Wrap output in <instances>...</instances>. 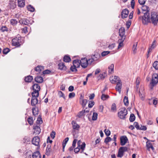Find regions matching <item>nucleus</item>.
<instances>
[{
  "instance_id": "7",
  "label": "nucleus",
  "mask_w": 158,
  "mask_h": 158,
  "mask_svg": "<svg viewBox=\"0 0 158 158\" xmlns=\"http://www.w3.org/2000/svg\"><path fill=\"white\" fill-rule=\"evenodd\" d=\"M80 61V64L81 67L84 68H86L88 65V63L87 59L86 58H82Z\"/></svg>"
},
{
  "instance_id": "58",
  "label": "nucleus",
  "mask_w": 158,
  "mask_h": 158,
  "mask_svg": "<svg viewBox=\"0 0 158 158\" xmlns=\"http://www.w3.org/2000/svg\"><path fill=\"white\" fill-rule=\"evenodd\" d=\"M34 129L35 130H37L36 131H37V133L39 134L40 131V129L39 127L38 126H36L34 127Z\"/></svg>"
},
{
  "instance_id": "13",
  "label": "nucleus",
  "mask_w": 158,
  "mask_h": 158,
  "mask_svg": "<svg viewBox=\"0 0 158 158\" xmlns=\"http://www.w3.org/2000/svg\"><path fill=\"white\" fill-rule=\"evenodd\" d=\"M119 33L120 36L121 37V39H125V30L123 27H122L119 29Z\"/></svg>"
},
{
  "instance_id": "9",
  "label": "nucleus",
  "mask_w": 158,
  "mask_h": 158,
  "mask_svg": "<svg viewBox=\"0 0 158 158\" xmlns=\"http://www.w3.org/2000/svg\"><path fill=\"white\" fill-rule=\"evenodd\" d=\"M40 139L38 136H36L33 138L32 140V143L36 146H39Z\"/></svg>"
},
{
  "instance_id": "64",
  "label": "nucleus",
  "mask_w": 158,
  "mask_h": 158,
  "mask_svg": "<svg viewBox=\"0 0 158 158\" xmlns=\"http://www.w3.org/2000/svg\"><path fill=\"white\" fill-rule=\"evenodd\" d=\"M81 148L82 150V151L83 152L85 149V143H83L81 145Z\"/></svg>"
},
{
  "instance_id": "11",
  "label": "nucleus",
  "mask_w": 158,
  "mask_h": 158,
  "mask_svg": "<svg viewBox=\"0 0 158 158\" xmlns=\"http://www.w3.org/2000/svg\"><path fill=\"white\" fill-rule=\"evenodd\" d=\"M122 86V83L121 80L117 82V85L115 87V89L117 91L119 92V94H120L121 91Z\"/></svg>"
},
{
  "instance_id": "27",
  "label": "nucleus",
  "mask_w": 158,
  "mask_h": 158,
  "mask_svg": "<svg viewBox=\"0 0 158 158\" xmlns=\"http://www.w3.org/2000/svg\"><path fill=\"white\" fill-rule=\"evenodd\" d=\"M73 64L74 66L79 67L80 65V60H74L73 61Z\"/></svg>"
},
{
  "instance_id": "49",
  "label": "nucleus",
  "mask_w": 158,
  "mask_h": 158,
  "mask_svg": "<svg viewBox=\"0 0 158 158\" xmlns=\"http://www.w3.org/2000/svg\"><path fill=\"white\" fill-rule=\"evenodd\" d=\"M112 140V139L109 137H106L105 139L104 142L107 144L109 142H110Z\"/></svg>"
},
{
  "instance_id": "59",
  "label": "nucleus",
  "mask_w": 158,
  "mask_h": 158,
  "mask_svg": "<svg viewBox=\"0 0 158 158\" xmlns=\"http://www.w3.org/2000/svg\"><path fill=\"white\" fill-rule=\"evenodd\" d=\"M110 53V52L108 51H104L102 52L101 53V55L102 56H105Z\"/></svg>"
},
{
  "instance_id": "36",
  "label": "nucleus",
  "mask_w": 158,
  "mask_h": 158,
  "mask_svg": "<svg viewBox=\"0 0 158 158\" xmlns=\"http://www.w3.org/2000/svg\"><path fill=\"white\" fill-rule=\"evenodd\" d=\"M114 65L113 64H111L110 66H109L108 69L109 71L108 72L109 73H111L112 72L114 71Z\"/></svg>"
},
{
  "instance_id": "51",
  "label": "nucleus",
  "mask_w": 158,
  "mask_h": 158,
  "mask_svg": "<svg viewBox=\"0 0 158 158\" xmlns=\"http://www.w3.org/2000/svg\"><path fill=\"white\" fill-rule=\"evenodd\" d=\"M140 78L139 77H138L137 78L135 83L136 85V87L137 88H138L139 87V85L140 82Z\"/></svg>"
},
{
  "instance_id": "63",
  "label": "nucleus",
  "mask_w": 158,
  "mask_h": 158,
  "mask_svg": "<svg viewBox=\"0 0 158 158\" xmlns=\"http://www.w3.org/2000/svg\"><path fill=\"white\" fill-rule=\"evenodd\" d=\"M131 24V22L129 20L127 21L126 23V26L127 28H129Z\"/></svg>"
},
{
  "instance_id": "55",
  "label": "nucleus",
  "mask_w": 158,
  "mask_h": 158,
  "mask_svg": "<svg viewBox=\"0 0 158 158\" xmlns=\"http://www.w3.org/2000/svg\"><path fill=\"white\" fill-rule=\"evenodd\" d=\"M10 51V50L9 48H4L3 51V53L4 54H6Z\"/></svg>"
},
{
  "instance_id": "37",
  "label": "nucleus",
  "mask_w": 158,
  "mask_h": 158,
  "mask_svg": "<svg viewBox=\"0 0 158 158\" xmlns=\"http://www.w3.org/2000/svg\"><path fill=\"white\" fill-rule=\"evenodd\" d=\"M85 113V110L80 111L78 114L77 116L79 118H80L84 115V113Z\"/></svg>"
},
{
  "instance_id": "48",
  "label": "nucleus",
  "mask_w": 158,
  "mask_h": 158,
  "mask_svg": "<svg viewBox=\"0 0 158 158\" xmlns=\"http://www.w3.org/2000/svg\"><path fill=\"white\" fill-rule=\"evenodd\" d=\"M153 66L154 68L156 70L158 69V61H156L154 62L153 64Z\"/></svg>"
},
{
  "instance_id": "45",
  "label": "nucleus",
  "mask_w": 158,
  "mask_h": 158,
  "mask_svg": "<svg viewBox=\"0 0 158 158\" xmlns=\"http://www.w3.org/2000/svg\"><path fill=\"white\" fill-rule=\"evenodd\" d=\"M58 95L60 98L62 97L64 99H65V98L63 93L61 91L58 92Z\"/></svg>"
},
{
  "instance_id": "62",
  "label": "nucleus",
  "mask_w": 158,
  "mask_h": 158,
  "mask_svg": "<svg viewBox=\"0 0 158 158\" xmlns=\"http://www.w3.org/2000/svg\"><path fill=\"white\" fill-rule=\"evenodd\" d=\"M55 132L54 131H52L50 134V136L52 139H53L55 137Z\"/></svg>"
},
{
  "instance_id": "20",
  "label": "nucleus",
  "mask_w": 158,
  "mask_h": 158,
  "mask_svg": "<svg viewBox=\"0 0 158 158\" xmlns=\"http://www.w3.org/2000/svg\"><path fill=\"white\" fill-rule=\"evenodd\" d=\"M58 66L59 69L61 70H65L66 69V67L63 63H60L58 64Z\"/></svg>"
},
{
  "instance_id": "40",
  "label": "nucleus",
  "mask_w": 158,
  "mask_h": 158,
  "mask_svg": "<svg viewBox=\"0 0 158 158\" xmlns=\"http://www.w3.org/2000/svg\"><path fill=\"white\" fill-rule=\"evenodd\" d=\"M10 24L13 26L16 25L18 23V21L15 19H11L10 20Z\"/></svg>"
},
{
  "instance_id": "34",
  "label": "nucleus",
  "mask_w": 158,
  "mask_h": 158,
  "mask_svg": "<svg viewBox=\"0 0 158 158\" xmlns=\"http://www.w3.org/2000/svg\"><path fill=\"white\" fill-rule=\"evenodd\" d=\"M64 61L66 62H69L71 61L70 57L68 56H65L64 58Z\"/></svg>"
},
{
  "instance_id": "26",
  "label": "nucleus",
  "mask_w": 158,
  "mask_h": 158,
  "mask_svg": "<svg viewBox=\"0 0 158 158\" xmlns=\"http://www.w3.org/2000/svg\"><path fill=\"white\" fill-rule=\"evenodd\" d=\"M44 69V67L42 66L38 65L35 69V71L40 73L41 71Z\"/></svg>"
},
{
  "instance_id": "31",
  "label": "nucleus",
  "mask_w": 158,
  "mask_h": 158,
  "mask_svg": "<svg viewBox=\"0 0 158 158\" xmlns=\"http://www.w3.org/2000/svg\"><path fill=\"white\" fill-rule=\"evenodd\" d=\"M107 76V74L105 72L102 73L100 74L98 77V79H104Z\"/></svg>"
},
{
  "instance_id": "24",
  "label": "nucleus",
  "mask_w": 158,
  "mask_h": 158,
  "mask_svg": "<svg viewBox=\"0 0 158 158\" xmlns=\"http://www.w3.org/2000/svg\"><path fill=\"white\" fill-rule=\"evenodd\" d=\"M8 6L10 9H14L15 8L16 6L14 2H10L9 3Z\"/></svg>"
},
{
  "instance_id": "35",
  "label": "nucleus",
  "mask_w": 158,
  "mask_h": 158,
  "mask_svg": "<svg viewBox=\"0 0 158 158\" xmlns=\"http://www.w3.org/2000/svg\"><path fill=\"white\" fill-rule=\"evenodd\" d=\"M69 139V138L68 137H67L64 140V141L63 142L62 145H63V151H64V149L65 147V146L66 143L68 141Z\"/></svg>"
},
{
  "instance_id": "38",
  "label": "nucleus",
  "mask_w": 158,
  "mask_h": 158,
  "mask_svg": "<svg viewBox=\"0 0 158 158\" xmlns=\"http://www.w3.org/2000/svg\"><path fill=\"white\" fill-rule=\"evenodd\" d=\"M91 57L92 58H93V60H94L95 61L98 60L99 59L100 57V56L98 54H95L92 56Z\"/></svg>"
},
{
  "instance_id": "22",
  "label": "nucleus",
  "mask_w": 158,
  "mask_h": 158,
  "mask_svg": "<svg viewBox=\"0 0 158 158\" xmlns=\"http://www.w3.org/2000/svg\"><path fill=\"white\" fill-rule=\"evenodd\" d=\"M32 87L34 91L39 92L40 90V87L38 84H34Z\"/></svg>"
},
{
  "instance_id": "2",
  "label": "nucleus",
  "mask_w": 158,
  "mask_h": 158,
  "mask_svg": "<svg viewBox=\"0 0 158 158\" xmlns=\"http://www.w3.org/2000/svg\"><path fill=\"white\" fill-rule=\"evenodd\" d=\"M127 114V111L125 107L122 108L120 110L118 113V117L121 119H124Z\"/></svg>"
},
{
  "instance_id": "30",
  "label": "nucleus",
  "mask_w": 158,
  "mask_h": 158,
  "mask_svg": "<svg viewBox=\"0 0 158 158\" xmlns=\"http://www.w3.org/2000/svg\"><path fill=\"white\" fill-rule=\"evenodd\" d=\"M125 39L124 38L119 39L118 40V42L119 43V45L118 46V48H119L123 46V42L124 41Z\"/></svg>"
},
{
  "instance_id": "14",
  "label": "nucleus",
  "mask_w": 158,
  "mask_h": 158,
  "mask_svg": "<svg viewBox=\"0 0 158 158\" xmlns=\"http://www.w3.org/2000/svg\"><path fill=\"white\" fill-rule=\"evenodd\" d=\"M129 11L127 9L123 10L121 13V16L122 18H125L127 17L129 14Z\"/></svg>"
},
{
  "instance_id": "8",
  "label": "nucleus",
  "mask_w": 158,
  "mask_h": 158,
  "mask_svg": "<svg viewBox=\"0 0 158 158\" xmlns=\"http://www.w3.org/2000/svg\"><path fill=\"white\" fill-rule=\"evenodd\" d=\"M157 15H156L154 12H152L151 13L150 20H151L152 23L154 24V25L157 24Z\"/></svg>"
},
{
  "instance_id": "17",
  "label": "nucleus",
  "mask_w": 158,
  "mask_h": 158,
  "mask_svg": "<svg viewBox=\"0 0 158 158\" xmlns=\"http://www.w3.org/2000/svg\"><path fill=\"white\" fill-rule=\"evenodd\" d=\"M72 125L73 129L75 130H78L80 127L79 125L77 123L74 121H73L72 122Z\"/></svg>"
},
{
  "instance_id": "15",
  "label": "nucleus",
  "mask_w": 158,
  "mask_h": 158,
  "mask_svg": "<svg viewBox=\"0 0 158 158\" xmlns=\"http://www.w3.org/2000/svg\"><path fill=\"white\" fill-rule=\"evenodd\" d=\"M110 80L112 84H114L119 81H121L120 78L117 76H114L113 78V77H110Z\"/></svg>"
},
{
  "instance_id": "25",
  "label": "nucleus",
  "mask_w": 158,
  "mask_h": 158,
  "mask_svg": "<svg viewBox=\"0 0 158 158\" xmlns=\"http://www.w3.org/2000/svg\"><path fill=\"white\" fill-rule=\"evenodd\" d=\"M33 158H41V155L38 151H37L33 153L32 155Z\"/></svg>"
},
{
  "instance_id": "10",
  "label": "nucleus",
  "mask_w": 158,
  "mask_h": 158,
  "mask_svg": "<svg viewBox=\"0 0 158 158\" xmlns=\"http://www.w3.org/2000/svg\"><path fill=\"white\" fill-rule=\"evenodd\" d=\"M156 40H154L153 41L152 44H151L149 48L148 49V54L151 52L152 50L156 48Z\"/></svg>"
},
{
  "instance_id": "50",
  "label": "nucleus",
  "mask_w": 158,
  "mask_h": 158,
  "mask_svg": "<svg viewBox=\"0 0 158 158\" xmlns=\"http://www.w3.org/2000/svg\"><path fill=\"white\" fill-rule=\"evenodd\" d=\"M0 30L3 32L8 31V28L6 26H2Z\"/></svg>"
},
{
  "instance_id": "33",
  "label": "nucleus",
  "mask_w": 158,
  "mask_h": 158,
  "mask_svg": "<svg viewBox=\"0 0 158 158\" xmlns=\"http://www.w3.org/2000/svg\"><path fill=\"white\" fill-rule=\"evenodd\" d=\"M32 97H35L37 98L39 95V93L38 91H34L31 93Z\"/></svg>"
},
{
  "instance_id": "42",
  "label": "nucleus",
  "mask_w": 158,
  "mask_h": 158,
  "mask_svg": "<svg viewBox=\"0 0 158 158\" xmlns=\"http://www.w3.org/2000/svg\"><path fill=\"white\" fill-rule=\"evenodd\" d=\"M27 9L29 11L31 12H33L35 10V8L31 5H29L27 6Z\"/></svg>"
},
{
  "instance_id": "21",
  "label": "nucleus",
  "mask_w": 158,
  "mask_h": 158,
  "mask_svg": "<svg viewBox=\"0 0 158 158\" xmlns=\"http://www.w3.org/2000/svg\"><path fill=\"white\" fill-rule=\"evenodd\" d=\"M35 81L38 83H42L43 81V79L42 77L37 76L35 78Z\"/></svg>"
},
{
  "instance_id": "32",
  "label": "nucleus",
  "mask_w": 158,
  "mask_h": 158,
  "mask_svg": "<svg viewBox=\"0 0 158 158\" xmlns=\"http://www.w3.org/2000/svg\"><path fill=\"white\" fill-rule=\"evenodd\" d=\"M111 111L113 112H115L117 110L116 106L115 103H113L111 107Z\"/></svg>"
},
{
  "instance_id": "53",
  "label": "nucleus",
  "mask_w": 158,
  "mask_h": 158,
  "mask_svg": "<svg viewBox=\"0 0 158 158\" xmlns=\"http://www.w3.org/2000/svg\"><path fill=\"white\" fill-rule=\"evenodd\" d=\"M32 113L33 115L34 116H36V115L38 114V111L36 110V109L35 107L32 108Z\"/></svg>"
},
{
  "instance_id": "39",
  "label": "nucleus",
  "mask_w": 158,
  "mask_h": 158,
  "mask_svg": "<svg viewBox=\"0 0 158 158\" xmlns=\"http://www.w3.org/2000/svg\"><path fill=\"white\" fill-rule=\"evenodd\" d=\"M124 104L126 106H127L129 104L128 98L127 96H125L123 100Z\"/></svg>"
},
{
  "instance_id": "57",
  "label": "nucleus",
  "mask_w": 158,
  "mask_h": 158,
  "mask_svg": "<svg viewBox=\"0 0 158 158\" xmlns=\"http://www.w3.org/2000/svg\"><path fill=\"white\" fill-rule=\"evenodd\" d=\"M52 151L51 148H48L46 149V154L47 156H49L50 153Z\"/></svg>"
},
{
  "instance_id": "60",
  "label": "nucleus",
  "mask_w": 158,
  "mask_h": 158,
  "mask_svg": "<svg viewBox=\"0 0 158 158\" xmlns=\"http://www.w3.org/2000/svg\"><path fill=\"white\" fill-rule=\"evenodd\" d=\"M37 121L40 124H41L43 122V121L42 118H41V116L40 115H39V117L38 118Z\"/></svg>"
},
{
  "instance_id": "18",
  "label": "nucleus",
  "mask_w": 158,
  "mask_h": 158,
  "mask_svg": "<svg viewBox=\"0 0 158 158\" xmlns=\"http://www.w3.org/2000/svg\"><path fill=\"white\" fill-rule=\"evenodd\" d=\"M146 143V147L148 150H149L150 148H151L152 150H154V148L152 145L151 141H150L149 140H148Z\"/></svg>"
},
{
  "instance_id": "28",
  "label": "nucleus",
  "mask_w": 158,
  "mask_h": 158,
  "mask_svg": "<svg viewBox=\"0 0 158 158\" xmlns=\"http://www.w3.org/2000/svg\"><path fill=\"white\" fill-rule=\"evenodd\" d=\"M33 77L31 76H28L25 77L24 80L26 82H30L33 80Z\"/></svg>"
},
{
  "instance_id": "61",
  "label": "nucleus",
  "mask_w": 158,
  "mask_h": 158,
  "mask_svg": "<svg viewBox=\"0 0 158 158\" xmlns=\"http://www.w3.org/2000/svg\"><path fill=\"white\" fill-rule=\"evenodd\" d=\"M75 94L74 92L71 93L69 94V98H72L74 97L75 96Z\"/></svg>"
},
{
  "instance_id": "44",
  "label": "nucleus",
  "mask_w": 158,
  "mask_h": 158,
  "mask_svg": "<svg viewBox=\"0 0 158 158\" xmlns=\"http://www.w3.org/2000/svg\"><path fill=\"white\" fill-rule=\"evenodd\" d=\"M135 119V116L134 114H130V117L129 120L130 122H133Z\"/></svg>"
},
{
  "instance_id": "5",
  "label": "nucleus",
  "mask_w": 158,
  "mask_h": 158,
  "mask_svg": "<svg viewBox=\"0 0 158 158\" xmlns=\"http://www.w3.org/2000/svg\"><path fill=\"white\" fill-rule=\"evenodd\" d=\"M158 82V75L156 73H154L152 76V82L150 84L152 87L156 85Z\"/></svg>"
},
{
  "instance_id": "12",
  "label": "nucleus",
  "mask_w": 158,
  "mask_h": 158,
  "mask_svg": "<svg viewBox=\"0 0 158 158\" xmlns=\"http://www.w3.org/2000/svg\"><path fill=\"white\" fill-rule=\"evenodd\" d=\"M128 141V139L126 136H123L120 138V144L122 146L125 144Z\"/></svg>"
},
{
  "instance_id": "16",
  "label": "nucleus",
  "mask_w": 158,
  "mask_h": 158,
  "mask_svg": "<svg viewBox=\"0 0 158 158\" xmlns=\"http://www.w3.org/2000/svg\"><path fill=\"white\" fill-rule=\"evenodd\" d=\"M134 125L135 127L137 130H143L144 131H145L147 129V127L145 126H143V128L139 127V126L137 122H135L134 123Z\"/></svg>"
},
{
  "instance_id": "47",
  "label": "nucleus",
  "mask_w": 158,
  "mask_h": 158,
  "mask_svg": "<svg viewBox=\"0 0 158 158\" xmlns=\"http://www.w3.org/2000/svg\"><path fill=\"white\" fill-rule=\"evenodd\" d=\"M27 121L30 125H32L33 123L32 118L31 117H29L27 119Z\"/></svg>"
},
{
  "instance_id": "41",
  "label": "nucleus",
  "mask_w": 158,
  "mask_h": 158,
  "mask_svg": "<svg viewBox=\"0 0 158 158\" xmlns=\"http://www.w3.org/2000/svg\"><path fill=\"white\" fill-rule=\"evenodd\" d=\"M87 102V100L84 99L82 100L81 104L83 108L85 107Z\"/></svg>"
},
{
  "instance_id": "52",
  "label": "nucleus",
  "mask_w": 158,
  "mask_h": 158,
  "mask_svg": "<svg viewBox=\"0 0 158 158\" xmlns=\"http://www.w3.org/2000/svg\"><path fill=\"white\" fill-rule=\"evenodd\" d=\"M137 44L136 43L135 44H134L133 46L132 47V51H133V52L134 54H135L137 50Z\"/></svg>"
},
{
  "instance_id": "6",
  "label": "nucleus",
  "mask_w": 158,
  "mask_h": 158,
  "mask_svg": "<svg viewBox=\"0 0 158 158\" xmlns=\"http://www.w3.org/2000/svg\"><path fill=\"white\" fill-rule=\"evenodd\" d=\"M21 38L20 37H16L12 40V45L17 47H19L20 46Z\"/></svg>"
},
{
  "instance_id": "46",
  "label": "nucleus",
  "mask_w": 158,
  "mask_h": 158,
  "mask_svg": "<svg viewBox=\"0 0 158 158\" xmlns=\"http://www.w3.org/2000/svg\"><path fill=\"white\" fill-rule=\"evenodd\" d=\"M98 117V114L96 112H94L93 113L92 119L93 120L95 121L97 119Z\"/></svg>"
},
{
  "instance_id": "23",
  "label": "nucleus",
  "mask_w": 158,
  "mask_h": 158,
  "mask_svg": "<svg viewBox=\"0 0 158 158\" xmlns=\"http://www.w3.org/2000/svg\"><path fill=\"white\" fill-rule=\"evenodd\" d=\"M25 3L24 0H18V6L21 7H23L25 6Z\"/></svg>"
},
{
  "instance_id": "54",
  "label": "nucleus",
  "mask_w": 158,
  "mask_h": 158,
  "mask_svg": "<svg viewBox=\"0 0 158 158\" xmlns=\"http://www.w3.org/2000/svg\"><path fill=\"white\" fill-rule=\"evenodd\" d=\"M94 102L93 101H91L89 102L88 104V107L89 108L92 107L94 105Z\"/></svg>"
},
{
  "instance_id": "56",
  "label": "nucleus",
  "mask_w": 158,
  "mask_h": 158,
  "mask_svg": "<svg viewBox=\"0 0 158 158\" xmlns=\"http://www.w3.org/2000/svg\"><path fill=\"white\" fill-rule=\"evenodd\" d=\"M104 132L107 136H109L110 135V130L106 129L104 130Z\"/></svg>"
},
{
  "instance_id": "29",
  "label": "nucleus",
  "mask_w": 158,
  "mask_h": 158,
  "mask_svg": "<svg viewBox=\"0 0 158 158\" xmlns=\"http://www.w3.org/2000/svg\"><path fill=\"white\" fill-rule=\"evenodd\" d=\"M142 10L143 11H145L146 12H148L150 10L149 7L146 5H143L142 7Z\"/></svg>"
},
{
  "instance_id": "1",
  "label": "nucleus",
  "mask_w": 158,
  "mask_h": 158,
  "mask_svg": "<svg viewBox=\"0 0 158 158\" xmlns=\"http://www.w3.org/2000/svg\"><path fill=\"white\" fill-rule=\"evenodd\" d=\"M142 19V22L144 24H147L148 23H150V19L149 14L148 12L144 13V15L142 17H140Z\"/></svg>"
},
{
  "instance_id": "3",
  "label": "nucleus",
  "mask_w": 158,
  "mask_h": 158,
  "mask_svg": "<svg viewBox=\"0 0 158 158\" xmlns=\"http://www.w3.org/2000/svg\"><path fill=\"white\" fill-rule=\"evenodd\" d=\"M127 151V148L126 147H121L118 150L117 156L118 157L122 158L124 154V152Z\"/></svg>"
},
{
  "instance_id": "19",
  "label": "nucleus",
  "mask_w": 158,
  "mask_h": 158,
  "mask_svg": "<svg viewBox=\"0 0 158 158\" xmlns=\"http://www.w3.org/2000/svg\"><path fill=\"white\" fill-rule=\"evenodd\" d=\"M38 100L35 97H32L31 101V105L32 106H35L38 103Z\"/></svg>"
},
{
  "instance_id": "4",
  "label": "nucleus",
  "mask_w": 158,
  "mask_h": 158,
  "mask_svg": "<svg viewBox=\"0 0 158 158\" xmlns=\"http://www.w3.org/2000/svg\"><path fill=\"white\" fill-rule=\"evenodd\" d=\"M33 22V21L31 19H20L19 21V23L20 24L27 25L31 24Z\"/></svg>"
},
{
  "instance_id": "43",
  "label": "nucleus",
  "mask_w": 158,
  "mask_h": 158,
  "mask_svg": "<svg viewBox=\"0 0 158 158\" xmlns=\"http://www.w3.org/2000/svg\"><path fill=\"white\" fill-rule=\"evenodd\" d=\"M109 96L107 95H105L104 94H102V95L101 96V99L104 101L106 100L107 99H108L109 98Z\"/></svg>"
}]
</instances>
